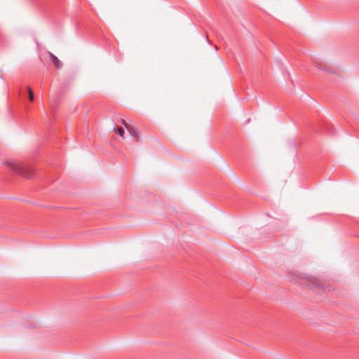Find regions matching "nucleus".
Here are the masks:
<instances>
[{
    "mask_svg": "<svg viewBox=\"0 0 359 359\" xmlns=\"http://www.w3.org/2000/svg\"><path fill=\"white\" fill-rule=\"evenodd\" d=\"M10 170L13 172L26 178H32L34 176V170L29 166L24 165L19 161H11L7 163Z\"/></svg>",
    "mask_w": 359,
    "mask_h": 359,
    "instance_id": "f257e3e1",
    "label": "nucleus"
},
{
    "mask_svg": "<svg viewBox=\"0 0 359 359\" xmlns=\"http://www.w3.org/2000/svg\"><path fill=\"white\" fill-rule=\"evenodd\" d=\"M301 284L306 285L311 288L315 290L323 287L322 283L316 277L311 276H304L301 278Z\"/></svg>",
    "mask_w": 359,
    "mask_h": 359,
    "instance_id": "f03ea898",
    "label": "nucleus"
},
{
    "mask_svg": "<svg viewBox=\"0 0 359 359\" xmlns=\"http://www.w3.org/2000/svg\"><path fill=\"white\" fill-rule=\"evenodd\" d=\"M49 56L53 64L57 68H60L62 66V64L60 61L58 60V58L55 56L52 53H49Z\"/></svg>",
    "mask_w": 359,
    "mask_h": 359,
    "instance_id": "7ed1b4c3",
    "label": "nucleus"
},
{
    "mask_svg": "<svg viewBox=\"0 0 359 359\" xmlns=\"http://www.w3.org/2000/svg\"><path fill=\"white\" fill-rule=\"evenodd\" d=\"M128 131L130 133V134L131 135L135 137L137 141L139 140V139H140L139 132L136 128L130 126V128L128 130Z\"/></svg>",
    "mask_w": 359,
    "mask_h": 359,
    "instance_id": "20e7f679",
    "label": "nucleus"
},
{
    "mask_svg": "<svg viewBox=\"0 0 359 359\" xmlns=\"http://www.w3.org/2000/svg\"><path fill=\"white\" fill-rule=\"evenodd\" d=\"M316 67L320 69H322L325 72H330V73H334V71L331 69V68L327 67L326 65H324V64H322V63H319V64H316Z\"/></svg>",
    "mask_w": 359,
    "mask_h": 359,
    "instance_id": "39448f33",
    "label": "nucleus"
},
{
    "mask_svg": "<svg viewBox=\"0 0 359 359\" xmlns=\"http://www.w3.org/2000/svg\"><path fill=\"white\" fill-rule=\"evenodd\" d=\"M27 92L29 95V100L30 102H33L34 99V94L32 89L30 87L27 88Z\"/></svg>",
    "mask_w": 359,
    "mask_h": 359,
    "instance_id": "423d86ee",
    "label": "nucleus"
},
{
    "mask_svg": "<svg viewBox=\"0 0 359 359\" xmlns=\"http://www.w3.org/2000/svg\"><path fill=\"white\" fill-rule=\"evenodd\" d=\"M121 123L126 127L127 130L130 128L131 126H130L124 119H121Z\"/></svg>",
    "mask_w": 359,
    "mask_h": 359,
    "instance_id": "0eeeda50",
    "label": "nucleus"
},
{
    "mask_svg": "<svg viewBox=\"0 0 359 359\" xmlns=\"http://www.w3.org/2000/svg\"><path fill=\"white\" fill-rule=\"evenodd\" d=\"M117 133L121 137H123L124 130L122 128H117Z\"/></svg>",
    "mask_w": 359,
    "mask_h": 359,
    "instance_id": "6e6552de",
    "label": "nucleus"
}]
</instances>
